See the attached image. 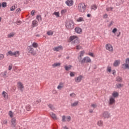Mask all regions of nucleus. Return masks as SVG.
Wrapping results in <instances>:
<instances>
[{
	"label": "nucleus",
	"mask_w": 129,
	"mask_h": 129,
	"mask_svg": "<svg viewBox=\"0 0 129 129\" xmlns=\"http://www.w3.org/2000/svg\"><path fill=\"white\" fill-rule=\"evenodd\" d=\"M86 5L84 3H79L78 5V11L80 13H85V11H86Z\"/></svg>",
	"instance_id": "1"
},
{
	"label": "nucleus",
	"mask_w": 129,
	"mask_h": 129,
	"mask_svg": "<svg viewBox=\"0 0 129 129\" xmlns=\"http://www.w3.org/2000/svg\"><path fill=\"white\" fill-rule=\"evenodd\" d=\"M74 22L73 20H69L67 21L66 24V27L68 30H72L74 29Z\"/></svg>",
	"instance_id": "2"
},
{
	"label": "nucleus",
	"mask_w": 129,
	"mask_h": 129,
	"mask_svg": "<svg viewBox=\"0 0 129 129\" xmlns=\"http://www.w3.org/2000/svg\"><path fill=\"white\" fill-rule=\"evenodd\" d=\"M70 41H74H74L73 42L74 46H77V45L80 43L78 37L76 35L71 36L70 38Z\"/></svg>",
	"instance_id": "3"
},
{
	"label": "nucleus",
	"mask_w": 129,
	"mask_h": 129,
	"mask_svg": "<svg viewBox=\"0 0 129 129\" xmlns=\"http://www.w3.org/2000/svg\"><path fill=\"white\" fill-rule=\"evenodd\" d=\"M27 49L29 54H30V55H32V56L37 55V51L35 50L32 45L28 46Z\"/></svg>",
	"instance_id": "4"
},
{
	"label": "nucleus",
	"mask_w": 129,
	"mask_h": 129,
	"mask_svg": "<svg viewBox=\"0 0 129 129\" xmlns=\"http://www.w3.org/2000/svg\"><path fill=\"white\" fill-rule=\"evenodd\" d=\"M101 116L103 118L108 119L111 117V114L108 111H105L102 113Z\"/></svg>",
	"instance_id": "5"
},
{
	"label": "nucleus",
	"mask_w": 129,
	"mask_h": 129,
	"mask_svg": "<svg viewBox=\"0 0 129 129\" xmlns=\"http://www.w3.org/2000/svg\"><path fill=\"white\" fill-rule=\"evenodd\" d=\"M81 64H84V63H91V59L88 56H85L79 61Z\"/></svg>",
	"instance_id": "6"
},
{
	"label": "nucleus",
	"mask_w": 129,
	"mask_h": 129,
	"mask_svg": "<svg viewBox=\"0 0 129 129\" xmlns=\"http://www.w3.org/2000/svg\"><path fill=\"white\" fill-rule=\"evenodd\" d=\"M62 122H66V121H68L69 122V121H71V116H67L66 117L65 115L62 116Z\"/></svg>",
	"instance_id": "7"
},
{
	"label": "nucleus",
	"mask_w": 129,
	"mask_h": 129,
	"mask_svg": "<svg viewBox=\"0 0 129 129\" xmlns=\"http://www.w3.org/2000/svg\"><path fill=\"white\" fill-rule=\"evenodd\" d=\"M122 69H127L129 68V58L125 59V63L122 65Z\"/></svg>",
	"instance_id": "8"
},
{
	"label": "nucleus",
	"mask_w": 129,
	"mask_h": 129,
	"mask_svg": "<svg viewBox=\"0 0 129 129\" xmlns=\"http://www.w3.org/2000/svg\"><path fill=\"white\" fill-rule=\"evenodd\" d=\"M83 79V76L79 75V76L75 78V81L76 83H80L82 80Z\"/></svg>",
	"instance_id": "9"
},
{
	"label": "nucleus",
	"mask_w": 129,
	"mask_h": 129,
	"mask_svg": "<svg viewBox=\"0 0 129 129\" xmlns=\"http://www.w3.org/2000/svg\"><path fill=\"white\" fill-rule=\"evenodd\" d=\"M115 103V99L112 97V96L109 97V101H108V104L109 105H113Z\"/></svg>",
	"instance_id": "10"
},
{
	"label": "nucleus",
	"mask_w": 129,
	"mask_h": 129,
	"mask_svg": "<svg viewBox=\"0 0 129 129\" xmlns=\"http://www.w3.org/2000/svg\"><path fill=\"white\" fill-rule=\"evenodd\" d=\"M106 50H108V51H109V52H112L113 51V47H112V45L110 44H106Z\"/></svg>",
	"instance_id": "11"
},
{
	"label": "nucleus",
	"mask_w": 129,
	"mask_h": 129,
	"mask_svg": "<svg viewBox=\"0 0 129 129\" xmlns=\"http://www.w3.org/2000/svg\"><path fill=\"white\" fill-rule=\"evenodd\" d=\"M52 50L53 51H55L56 52H59V51H61V50H63V47L61 45L59 46H56V47H53L52 48Z\"/></svg>",
	"instance_id": "12"
},
{
	"label": "nucleus",
	"mask_w": 129,
	"mask_h": 129,
	"mask_svg": "<svg viewBox=\"0 0 129 129\" xmlns=\"http://www.w3.org/2000/svg\"><path fill=\"white\" fill-rule=\"evenodd\" d=\"M84 54H85V51L84 50H83V51H81L80 52V55L78 57L79 62L81 60H82V57H83V56H84Z\"/></svg>",
	"instance_id": "13"
},
{
	"label": "nucleus",
	"mask_w": 129,
	"mask_h": 129,
	"mask_svg": "<svg viewBox=\"0 0 129 129\" xmlns=\"http://www.w3.org/2000/svg\"><path fill=\"white\" fill-rule=\"evenodd\" d=\"M73 4H74V2H73V0H67L66 2V5L68 6L69 7H72Z\"/></svg>",
	"instance_id": "14"
},
{
	"label": "nucleus",
	"mask_w": 129,
	"mask_h": 129,
	"mask_svg": "<svg viewBox=\"0 0 129 129\" xmlns=\"http://www.w3.org/2000/svg\"><path fill=\"white\" fill-rule=\"evenodd\" d=\"M17 125L16 120V118H13L11 120V126L12 127H16Z\"/></svg>",
	"instance_id": "15"
},
{
	"label": "nucleus",
	"mask_w": 129,
	"mask_h": 129,
	"mask_svg": "<svg viewBox=\"0 0 129 129\" xmlns=\"http://www.w3.org/2000/svg\"><path fill=\"white\" fill-rule=\"evenodd\" d=\"M2 96H3L5 99H9V94L5 91L2 92Z\"/></svg>",
	"instance_id": "16"
},
{
	"label": "nucleus",
	"mask_w": 129,
	"mask_h": 129,
	"mask_svg": "<svg viewBox=\"0 0 129 129\" xmlns=\"http://www.w3.org/2000/svg\"><path fill=\"white\" fill-rule=\"evenodd\" d=\"M57 89H58V90H61V89H63V88H64V83L60 82L57 86Z\"/></svg>",
	"instance_id": "17"
},
{
	"label": "nucleus",
	"mask_w": 129,
	"mask_h": 129,
	"mask_svg": "<svg viewBox=\"0 0 129 129\" xmlns=\"http://www.w3.org/2000/svg\"><path fill=\"white\" fill-rule=\"evenodd\" d=\"M97 125L100 127L103 126V121L102 120H99L97 121Z\"/></svg>",
	"instance_id": "18"
},
{
	"label": "nucleus",
	"mask_w": 129,
	"mask_h": 129,
	"mask_svg": "<svg viewBox=\"0 0 129 129\" xmlns=\"http://www.w3.org/2000/svg\"><path fill=\"white\" fill-rule=\"evenodd\" d=\"M61 66V63L60 62H54L52 64V68H56V67H60Z\"/></svg>",
	"instance_id": "19"
},
{
	"label": "nucleus",
	"mask_w": 129,
	"mask_h": 129,
	"mask_svg": "<svg viewBox=\"0 0 129 129\" xmlns=\"http://www.w3.org/2000/svg\"><path fill=\"white\" fill-rule=\"evenodd\" d=\"M75 30L76 33H77V34H81L82 33V29L79 27H76Z\"/></svg>",
	"instance_id": "20"
},
{
	"label": "nucleus",
	"mask_w": 129,
	"mask_h": 129,
	"mask_svg": "<svg viewBox=\"0 0 129 129\" xmlns=\"http://www.w3.org/2000/svg\"><path fill=\"white\" fill-rule=\"evenodd\" d=\"M119 64H120V60H116L114 62L113 66L114 67H117V66H118V65H119Z\"/></svg>",
	"instance_id": "21"
},
{
	"label": "nucleus",
	"mask_w": 129,
	"mask_h": 129,
	"mask_svg": "<svg viewBox=\"0 0 129 129\" xmlns=\"http://www.w3.org/2000/svg\"><path fill=\"white\" fill-rule=\"evenodd\" d=\"M112 97H113L114 99L118 97V93H117L116 91L113 92L112 94Z\"/></svg>",
	"instance_id": "22"
},
{
	"label": "nucleus",
	"mask_w": 129,
	"mask_h": 129,
	"mask_svg": "<svg viewBox=\"0 0 129 129\" xmlns=\"http://www.w3.org/2000/svg\"><path fill=\"white\" fill-rule=\"evenodd\" d=\"M18 88H20V90L24 89V85L21 82H18Z\"/></svg>",
	"instance_id": "23"
},
{
	"label": "nucleus",
	"mask_w": 129,
	"mask_h": 129,
	"mask_svg": "<svg viewBox=\"0 0 129 129\" xmlns=\"http://www.w3.org/2000/svg\"><path fill=\"white\" fill-rule=\"evenodd\" d=\"M64 68L66 71H69V70H71V69L72 68V66L71 65H69V66H65L64 67Z\"/></svg>",
	"instance_id": "24"
},
{
	"label": "nucleus",
	"mask_w": 129,
	"mask_h": 129,
	"mask_svg": "<svg viewBox=\"0 0 129 129\" xmlns=\"http://www.w3.org/2000/svg\"><path fill=\"white\" fill-rule=\"evenodd\" d=\"M50 115L53 119H57V116L56 115V114L53 113V112H50Z\"/></svg>",
	"instance_id": "25"
},
{
	"label": "nucleus",
	"mask_w": 129,
	"mask_h": 129,
	"mask_svg": "<svg viewBox=\"0 0 129 129\" xmlns=\"http://www.w3.org/2000/svg\"><path fill=\"white\" fill-rule=\"evenodd\" d=\"M32 26L33 27H37V26H38V21H37L36 20H33L32 21Z\"/></svg>",
	"instance_id": "26"
},
{
	"label": "nucleus",
	"mask_w": 129,
	"mask_h": 129,
	"mask_svg": "<svg viewBox=\"0 0 129 129\" xmlns=\"http://www.w3.org/2000/svg\"><path fill=\"white\" fill-rule=\"evenodd\" d=\"M78 103H79V101H76L75 102L72 103L71 104V106H72L73 107H74L75 106H77L78 105Z\"/></svg>",
	"instance_id": "27"
},
{
	"label": "nucleus",
	"mask_w": 129,
	"mask_h": 129,
	"mask_svg": "<svg viewBox=\"0 0 129 129\" xmlns=\"http://www.w3.org/2000/svg\"><path fill=\"white\" fill-rule=\"evenodd\" d=\"M13 56H15V57H19V56H20V51L18 50L14 52L13 53Z\"/></svg>",
	"instance_id": "28"
},
{
	"label": "nucleus",
	"mask_w": 129,
	"mask_h": 129,
	"mask_svg": "<svg viewBox=\"0 0 129 129\" xmlns=\"http://www.w3.org/2000/svg\"><path fill=\"white\" fill-rule=\"evenodd\" d=\"M116 81H117V82H122V78L120 77H117L116 78Z\"/></svg>",
	"instance_id": "29"
},
{
	"label": "nucleus",
	"mask_w": 129,
	"mask_h": 129,
	"mask_svg": "<svg viewBox=\"0 0 129 129\" xmlns=\"http://www.w3.org/2000/svg\"><path fill=\"white\" fill-rule=\"evenodd\" d=\"M97 9V6L96 5V4L92 5L91 6V10H94V11H95V10H96Z\"/></svg>",
	"instance_id": "30"
},
{
	"label": "nucleus",
	"mask_w": 129,
	"mask_h": 129,
	"mask_svg": "<svg viewBox=\"0 0 129 129\" xmlns=\"http://www.w3.org/2000/svg\"><path fill=\"white\" fill-rule=\"evenodd\" d=\"M53 34L54 32L52 30H49L47 32V35H48V36H53Z\"/></svg>",
	"instance_id": "31"
},
{
	"label": "nucleus",
	"mask_w": 129,
	"mask_h": 129,
	"mask_svg": "<svg viewBox=\"0 0 129 129\" xmlns=\"http://www.w3.org/2000/svg\"><path fill=\"white\" fill-rule=\"evenodd\" d=\"M77 22H84V18L83 17H79L77 19Z\"/></svg>",
	"instance_id": "32"
},
{
	"label": "nucleus",
	"mask_w": 129,
	"mask_h": 129,
	"mask_svg": "<svg viewBox=\"0 0 129 129\" xmlns=\"http://www.w3.org/2000/svg\"><path fill=\"white\" fill-rule=\"evenodd\" d=\"M36 19L38 22H41V21H42V17H41V15H38L36 17Z\"/></svg>",
	"instance_id": "33"
},
{
	"label": "nucleus",
	"mask_w": 129,
	"mask_h": 129,
	"mask_svg": "<svg viewBox=\"0 0 129 129\" xmlns=\"http://www.w3.org/2000/svg\"><path fill=\"white\" fill-rule=\"evenodd\" d=\"M31 46L32 48H38V44L36 42H33Z\"/></svg>",
	"instance_id": "34"
},
{
	"label": "nucleus",
	"mask_w": 129,
	"mask_h": 129,
	"mask_svg": "<svg viewBox=\"0 0 129 129\" xmlns=\"http://www.w3.org/2000/svg\"><path fill=\"white\" fill-rule=\"evenodd\" d=\"M41 103V99H36L34 101V104L36 105L39 104V103Z\"/></svg>",
	"instance_id": "35"
},
{
	"label": "nucleus",
	"mask_w": 129,
	"mask_h": 129,
	"mask_svg": "<svg viewBox=\"0 0 129 129\" xmlns=\"http://www.w3.org/2000/svg\"><path fill=\"white\" fill-rule=\"evenodd\" d=\"M26 110H27V111H30V110H31V109L32 108V107L30 105H27L26 106Z\"/></svg>",
	"instance_id": "36"
},
{
	"label": "nucleus",
	"mask_w": 129,
	"mask_h": 129,
	"mask_svg": "<svg viewBox=\"0 0 129 129\" xmlns=\"http://www.w3.org/2000/svg\"><path fill=\"white\" fill-rule=\"evenodd\" d=\"M16 9H17V6L16 5H14L10 8V11L11 12H13L14 10H16Z\"/></svg>",
	"instance_id": "37"
},
{
	"label": "nucleus",
	"mask_w": 129,
	"mask_h": 129,
	"mask_svg": "<svg viewBox=\"0 0 129 129\" xmlns=\"http://www.w3.org/2000/svg\"><path fill=\"white\" fill-rule=\"evenodd\" d=\"M53 15H54L56 18H59L60 17V15L58 12H55L53 13Z\"/></svg>",
	"instance_id": "38"
},
{
	"label": "nucleus",
	"mask_w": 129,
	"mask_h": 129,
	"mask_svg": "<svg viewBox=\"0 0 129 129\" xmlns=\"http://www.w3.org/2000/svg\"><path fill=\"white\" fill-rule=\"evenodd\" d=\"M7 73H8V72H7V71H5L4 73H1V74L2 75V76L3 77H7Z\"/></svg>",
	"instance_id": "39"
},
{
	"label": "nucleus",
	"mask_w": 129,
	"mask_h": 129,
	"mask_svg": "<svg viewBox=\"0 0 129 129\" xmlns=\"http://www.w3.org/2000/svg\"><path fill=\"white\" fill-rule=\"evenodd\" d=\"M122 86H123V85H122L121 84H117L116 85V87H117V88H120L122 87Z\"/></svg>",
	"instance_id": "40"
},
{
	"label": "nucleus",
	"mask_w": 129,
	"mask_h": 129,
	"mask_svg": "<svg viewBox=\"0 0 129 129\" xmlns=\"http://www.w3.org/2000/svg\"><path fill=\"white\" fill-rule=\"evenodd\" d=\"M9 115L10 117H13L14 116V113H13V111H10L9 112Z\"/></svg>",
	"instance_id": "41"
},
{
	"label": "nucleus",
	"mask_w": 129,
	"mask_h": 129,
	"mask_svg": "<svg viewBox=\"0 0 129 129\" xmlns=\"http://www.w3.org/2000/svg\"><path fill=\"white\" fill-rule=\"evenodd\" d=\"M1 5L3 8H7V2H3Z\"/></svg>",
	"instance_id": "42"
},
{
	"label": "nucleus",
	"mask_w": 129,
	"mask_h": 129,
	"mask_svg": "<svg viewBox=\"0 0 129 129\" xmlns=\"http://www.w3.org/2000/svg\"><path fill=\"white\" fill-rule=\"evenodd\" d=\"M15 36V34L14 33H10L8 35V38H12V37H14Z\"/></svg>",
	"instance_id": "43"
},
{
	"label": "nucleus",
	"mask_w": 129,
	"mask_h": 129,
	"mask_svg": "<svg viewBox=\"0 0 129 129\" xmlns=\"http://www.w3.org/2000/svg\"><path fill=\"white\" fill-rule=\"evenodd\" d=\"M91 106L93 108H96V107H97V104L95 103V104H92L91 105Z\"/></svg>",
	"instance_id": "44"
},
{
	"label": "nucleus",
	"mask_w": 129,
	"mask_h": 129,
	"mask_svg": "<svg viewBox=\"0 0 129 129\" xmlns=\"http://www.w3.org/2000/svg\"><path fill=\"white\" fill-rule=\"evenodd\" d=\"M71 77H74L75 76V73L73 72H71L70 73Z\"/></svg>",
	"instance_id": "45"
},
{
	"label": "nucleus",
	"mask_w": 129,
	"mask_h": 129,
	"mask_svg": "<svg viewBox=\"0 0 129 129\" xmlns=\"http://www.w3.org/2000/svg\"><path fill=\"white\" fill-rule=\"evenodd\" d=\"M114 23V22L113 21H110L109 24V25H108V27L109 28H110L111 27V26H112L113 25Z\"/></svg>",
	"instance_id": "46"
},
{
	"label": "nucleus",
	"mask_w": 129,
	"mask_h": 129,
	"mask_svg": "<svg viewBox=\"0 0 129 129\" xmlns=\"http://www.w3.org/2000/svg\"><path fill=\"white\" fill-rule=\"evenodd\" d=\"M117 32V28H114L112 31V33H113V34H115Z\"/></svg>",
	"instance_id": "47"
},
{
	"label": "nucleus",
	"mask_w": 129,
	"mask_h": 129,
	"mask_svg": "<svg viewBox=\"0 0 129 129\" xmlns=\"http://www.w3.org/2000/svg\"><path fill=\"white\" fill-rule=\"evenodd\" d=\"M106 10L107 12H109L110 11L113 10V7L107 8Z\"/></svg>",
	"instance_id": "48"
},
{
	"label": "nucleus",
	"mask_w": 129,
	"mask_h": 129,
	"mask_svg": "<svg viewBox=\"0 0 129 129\" xmlns=\"http://www.w3.org/2000/svg\"><path fill=\"white\" fill-rule=\"evenodd\" d=\"M66 13H67V10L66 9L62 10L61 11V15H64Z\"/></svg>",
	"instance_id": "49"
},
{
	"label": "nucleus",
	"mask_w": 129,
	"mask_h": 129,
	"mask_svg": "<svg viewBox=\"0 0 129 129\" xmlns=\"http://www.w3.org/2000/svg\"><path fill=\"white\" fill-rule=\"evenodd\" d=\"M107 72H109V73L111 72V67H108L107 68Z\"/></svg>",
	"instance_id": "50"
},
{
	"label": "nucleus",
	"mask_w": 129,
	"mask_h": 129,
	"mask_svg": "<svg viewBox=\"0 0 129 129\" xmlns=\"http://www.w3.org/2000/svg\"><path fill=\"white\" fill-rule=\"evenodd\" d=\"M5 58V55L3 54H0V60H3Z\"/></svg>",
	"instance_id": "51"
},
{
	"label": "nucleus",
	"mask_w": 129,
	"mask_h": 129,
	"mask_svg": "<svg viewBox=\"0 0 129 129\" xmlns=\"http://www.w3.org/2000/svg\"><path fill=\"white\" fill-rule=\"evenodd\" d=\"M13 69V64H10L8 67V70L11 71Z\"/></svg>",
	"instance_id": "52"
},
{
	"label": "nucleus",
	"mask_w": 129,
	"mask_h": 129,
	"mask_svg": "<svg viewBox=\"0 0 129 129\" xmlns=\"http://www.w3.org/2000/svg\"><path fill=\"white\" fill-rule=\"evenodd\" d=\"M76 49L77 50H80V49H82V47L80 45H78L76 46Z\"/></svg>",
	"instance_id": "53"
},
{
	"label": "nucleus",
	"mask_w": 129,
	"mask_h": 129,
	"mask_svg": "<svg viewBox=\"0 0 129 129\" xmlns=\"http://www.w3.org/2000/svg\"><path fill=\"white\" fill-rule=\"evenodd\" d=\"M8 54L9 55H10V56H14V52H13L12 51H9L8 52Z\"/></svg>",
	"instance_id": "54"
},
{
	"label": "nucleus",
	"mask_w": 129,
	"mask_h": 129,
	"mask_svg": "<svg viewBox=\"0 0 129 129\" xmlns=\"http://www.w3.org/2000/svg\"><path fill=\"white\" fill-rule=\"evenodd\" d=\"M70 96L71 97H75V96H76V94H75V93H72L70 94Z\"/></svg>",
	"instance_id": "55"
},
{
	"label": "nucleus",
	"mask_w": 129,
	"mask_h": 129,
	"mask_svg": "<svg viewBox=\"0 0 129 129\" xmlns=\"http://www.w3.org/2000/svg\"><path fill=\"white\" fill-rule=\"evenodd\" d=\"M48 107H49V108H50V109H52V110L54 109V107H53V105L49 104V105H48Z\"/></svg>",
	"instance_id": "56"
},
{
	"label": "nucleus",
	"mask_w": 129,
	"mask_h": 129,
	"mask_svg": "<svg viewBox=\"0 0 129 129\" xmlns=\"http://www.w3.org/2000/svg\"><path fill=\"white\" fill-rule=\"evenodd\" d=\"M89 56H91V57H94V54H93V53L89 52Z\"/></svg>",
	"instance_id": "57"
},
{
	"label": "nucleus",
	"mask_w": 129,
	"mask_h": 129,
	"mask_svg": "<svg viewBox=\"0 0 129 129\" xmlns=\"http://www.w3.org/2000/svg\"><path fill=\"white\" fill-rule=\"evenodd\" d=\"M21 8H18L17 10H16V12L17 13H21Z\"/></svg>",
	"instance_id": "58"
},
{
	"label": "nucleus",
	"mask_w": 129,
	"mask_h": 129,
	"mask_svg": "<svg viewBox=\"0 0 129 129\" xmlns=\"http://www.w3.org/2000/svg\"><path fill=\"white\" fill-rule=\"evenodd\" d=\"M31 15L32 16H34L35 15V11L33 10L31 11Z\"/></svg>",
	"instance_id": "59"
},
{
	"label": "nucleus",
	"mask_w": 129,
	"mask_h": 129,
	"mask_svg": "<svg viewBox=\"0 0 129 129\" xmlns=\"http://www.w3.org/2000/svg\"><path fill=\"white\" fill-rule=\"evenodd\" d=\"M107 14H105L104 16H103V18L104 19H107Z\"/></svg>",
	"instance_id": "60"
},
{
	"label": "nucleus",
	"mask_w": 129,
	"mask_h": 129,
	"mask_svg": "<svg viewBox=\"0 0 129 129\" xmlns=\"http://www.w3.org/2000/svg\"><path fill=\"white\" fill-rule=\"evenodd\" d=\"M63 129H69V128L68 127H67L66 125L64 126L63 127Z\"/></svg>",
	"instance_id": "61"
},
{
	"label": "nucleus",
	"mask_w": 129,
	"mask_h": 129,
	"mask_svg": "<svg viewBox=\"0 0 129 129\" xmlns=\"http://www.w3.org/2000/svg\"><path fill=\"white\" fill-rule=\"evenodd\" d=\"M89 112H90V113H92L93 112V110H92V109H90V110H89Z\"/></svg>",
	"instance_id": "62"
},
{
	"label": "nucleus",
	"mask_w": 129,
	"mask_h": 129,
	"mask_svg": "<svg viewBox=\"0 0 129 129\" xmlns=\"http://www.w3.org/2000/svg\"><path fill=\"white\" fill-rule=\"evenodd\" d=\"M3 122H4V124H7V123H8V121L5 120V121H4Z\"/></svg>",
	"instance_id": "63"
},
{
	"label": "nucleus",
	"mask_w": 129,
	"mask_h": 129,
	"mask_svg": "<svg viewBox=\"0 0 129 129\" xmlns=\"http://www.w3.org/2000/svg\"><path fill=\"white\" fill-rule=\"evenodd\" d=\"M120 34H121V33H120V32H119V33H118V34L117 35V37H119V36H120Z\"/></svg>",
	"instance_id": "64"
}]
</instances>
